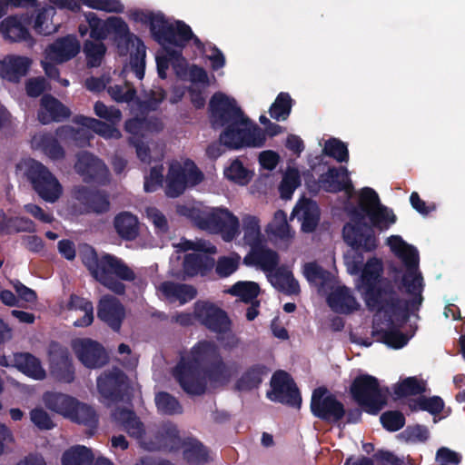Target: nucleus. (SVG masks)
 <instances>
[{
    "instance_id": "5fc2aeb1",
    "label": "nucleus",
    "mask_w": 465,
    "mask_h": 465,
    "mask_svg": "<svg viewBox=\"0 0 465 465\" xmlns=\"http://www.w3.org/2000/svg\"><path fill=\"white\" fill-rule=\"evenodd\" d=\"M33 230V222L25 218H4L0 222V234H8L18 232H31Z\"/></svg>"
},
{
    "instance_id": "c9c22d12",
    "label": "nucleus",
    "mask_w": 465,
    "mask_h": 465,
    "mask_svg": "<svg viewBox=\"0 0 465 465\" xmlns=\"http://www.w3.org/2000/svg\"><path fill=\"white\" fill-rule=\"evenodd\" d=\"M31 144L34 149L42 151L53 160L63 159L64 156V149L50 134L42 133L35 134L31 139Z\"/></svg>"
},
{
    "instance_id": "c03bdc74",
    "label": "nucleus",
    "mask_w": 465,
    "mask_h": 465,
    "mask_svg": "<svg viewBox=\"0 0 465 465\" xmlns=\"http://www.w3.org/2000/svg\"><path fill=\"white\" fill-rule=\"evenodd\" d=\"M68 309L75 312H83V316L77 319L74 325L76 327L89 326L94 321V307L91 302L75 295L71 296Z\"/></svg>"
},
{
    "instance_id": "09e8293b",
    "label": "nucleus",
    "mask_w": 465,
    "mask_h": 465,
    "mask_svg": "<svg viewBox=\"0 0 465 465\" xmlns=\"http://www.w3.org/2000/svg\"><path fill=\"white\" fill-rule=\"evenodd\" d=\"M227 292L238 297L243 302L252 303L260 293V286L254 282H238Z\"/></svg>"
},
{
    "instance_id": "6ab92c4d",
    "label": "nucleus",
    "mask_w": 465,
    "mask_h": 465,
    "mask_svg": "<svg viewBox=\"0 0 465 465\" xmlns=\"http://www.w3.org/2000/svg\"><path fill=\"white\" fill-rule=\"evenodd\" d=\"M194 314L203 325L216 333H225L231 330L227 314L212 303L197 302L194 304Z\"/></svg>"
},
{
    "instance_id": "4c0bfd02",
    "label": "nucleus",
    "mask_w": 465,
    "mask_h": 465,
    "mask_svg": "<svg viewBox=\"0 0 465 465\" xmlns=\"http://www.w3.org/2000/svg\"><path fill=\"white\" fill-rule=\"evenodd\" d=\"M14 364L20 371L33 379L43 380L45 377V371L39 360L29 353L15 354Z\"/></svg>"
},
{
    "instance_id": "f8f14e48",
    "label": "nucleus",
    "mask_w": 465,
    "mask_h": 465,
    "mask_svg": "<svg viewBox=\"0 0 465 465\" xmlns=\"http://www.w3.org/2000/svg\"><path fill=\"white\" fill-rule=\"evenodd\" d=\"M351 392L368 412L376 413L385 405L388 390L381 388L375 377L362 374L354 380Z\"/></svg>"
},
{
    "instance_id": "e2e57ef3",
    "label": "nucleus",
    "mask_w": 465,
    "mask_h": 465,
    "mask_svg": "<svg viewBox=\"0 0 465 465\" xmlns=\"http://www.w3.org/2000/svg\"><path fill=\"white\" fill-rule=\"evenodd\" d=\"M108 94L116 102H130L134 99L135 91L129 84H115L108 87Z\"/></svg>"
},
{
    "instance_id": "bb28decb",
    "label": "nucleus",
    "mask_w": 465,
    "mask_h": 465,
    "mask_svg": "<svg viewBox=\"0 0 465 465\" xmlns=\"http://www.w3.org/2000/svg\"><path fill=\"white\" fill-rule=\"evenodd\" d=\"M302 223L301 228L304 232H312L320 220V211L315 202L309 199L300 200L292 213Z\"/></svg>"
},
{
    "instance_id": "052dcab7",
    "label": "nucleus",
    "mask_w": 465,
    "mask_h": 465,
    "mask_svg": "<svg viewBox=\"0 0 465 465\" xmlns=\"http://www.w3.org/2000/svg\"><path fill=\"white\" fill-rule=\"evenodd\" d=\"M303 274L311 283L320 287H322L330 277L329 272L315 262L306 263L303 267Z\"/></svg>"
},
{
    "instance_id": "0eeeda50",
    "label": "nucleus",
    "mask_w": 465,
    "mask_h": 465,
    "mask_svg": "<svg viewBox=\"0 0 465 465\" xmlns=\"http://www.w3.org/2000/svg\"><path fill=\"white\" fill-rule=\"evenodd\" d=\"M177 213L196 226L211 233H218L225 242L233 241L240 233L238 217L224 206H207L202 203L177 205Z\"/></svg>"
},
{
    "instance_id": "3c124183",
    "label": "nucleus",
    "mask_w": 465,
    "mask_h": 465,
    "mask_svg": "<svg viewBox=\"0 0 465 465\" xmlns=\"http://www.w3.org/2000/svg\"><path fill=\"white\" fill-rule=\"evenodd\" d=\"M267 370L263 366H254L247 370L237 382L239 390H252L260 385Z\"/></svg>"
},
{
    "instance_id": "9b49d317",
    "label": "nucleus",
    "mask_w": 465,
    "mask_h": 465,
    "mask_svg": "<svg viewBox=\"0 0 465 465\" xmlns=\"http://www.w3.org/2000/svg\"><path fill=\"white\" fill-rule=\"evenodd\" d=\"M203 173L188 159L173 160L169 164L165 193L169 197H178L189 186L200 183Z\"/></svg>"
},
{
    "instance_id": "bf43d9fd",
    "label": "nucleus",
    "mask_w": 465,
    "mask_h": 465,
    "mask_svg": "<svg viewBox=\"0 0 465 465\" xmlns=\"http://www.w3.org/2000/svg\"><path fill=\"white\" fill-rule=\"evenodd\" d=\"M323 153L333 157L338 162H347L349 159L346 144L335 138L330 139L325 143Z\"/></svg>"
},
{
    "instance_id": "79ce46f5",
    "label": "nucleus",
    "mask_w": 465,
    "mask_h": 465,
    "mask_svg": "<svg viewBox=\"0 0 465 465\" xmlns=\"http://www.w3.org/2000/svg\"><path fill=\"white\" fill-rule=\"evenodd\" d=\"M114 227L118 234L124 239L133 240L138 235V220L130 213H119L114 218Z\"/></svg>"
},
{
    "instance_id": "f03ea898",
    "label": "nucleus",
    "mask_w": 465,
    "mask_h": 465,
    "mask_svg": "<svg viewBox=\"0 0 465 465\" xmlns=\"http://www.w3.org/2000/svg\"><path fill=\"white\" fill-rule=\"evenodd\" d=\"M173 375L184 391L200 395L208 389L226 384L232 372L223 361L217 344L211 341H201L182 359Z\"/></svg>"
},
{
    "instance_id": "473e14b6",
    "label": "nucleus",
    "mask_w": 465,
    "mask_h": 465,
    "mask_svg": "<svg viewBox=\"0 0 465 465\" xmlns=\"http://www.w3.org/2000/svg\"><path fill=\"white\" fill-rule=\"evenodd\" d=\"M51 372L57 380L70 383L74 378V370L66 350L59 351L51 357Z\"/></svg>"
},
{
    "instance_id": "dca6fc26",
    "label": "nucleus",
    "mask_w": 465,
    "mask_h": 465,
    "mask_svg": "<svg viewBox=\"0 0 465 465\" xmlns=\"http://www.w3.org/2000/svg\"><path fill=\"white\" fill-rule=\"evenodd\" d=\"M114 419L119 422L126 430L129 436L136 439L141 446L149 450L162 449L161 431L166 425H173L172 423H164L159 430L156 441L152 442L147 440V433L143 423L135 416V414L129 409H117L113 413Z\"/></svg>"
},
{
    "instance_id": "a19ab883",
    "label": "nucleus",
    "mask_w": 465,
    "mask_h": 465,
    "mask_svg": "<svg viewBox=\"0 0 465 465\" xmlns=\"http://www.w3.org/2000/svg\"><path fill=\"white\" fill-rule=\"evenodd\" d=\"M77 200L85 203L88 209L94 213H104L109 210L110 203L105 194L100 193H90L85 188L81 187L74 191Z\"/></svg>"
},
{
    "instance_id": "2eb2a0df",
    "label": "nucleus",
    "mask_w": 465,
    "mask_h": 465,
    "mask_svg": "<svg viewBox=\"0 0 465 465\" xmlns=\"http://www.w3.org/2000/svg\"><path fill=\"white\" fill-rule=\"evenodd\" d=\"M163 123L157 118L147 117L144 119L134 118L125 123V130L131 134L130 140L136 147L137 157L145 163H151L149 149L144 144L138 143L140 138L148 137L163 129Z\"/></svg>"
},
{
    "instance_id": "6e6552de",
    "label": "nucleus",
    "mask_w": 465,
    "mask_h": 465,
    "mask_svg": "<svg viewBox=\"0 0 465 465\" xmlns=\"http://www.w3.org/2000/svg\"><path fill=\"white\" fill-rule=\"evenodd\" d=\"M81 258L92 275L100 283L115 293H124L125 287L114 276L128 282L136 279L134 271L124 261L107 253L98 257L94 250L90 246L83 248Z\"/></svg>"
},
{
    "instance_id": "aec40b11",
    "label": "nucleus",
    "mask_w": 465,
    "mask_h": 465,
    "mask_svg": "<svg viewBox=\"0 0 465 465\" xmlns=\"http://www.w3.org/2000/svg\"><path fill=\"white\" fill-rule=\"evenodd\" d=\"M74 168L85 182L101 184L109 182L110 173L104 163L89 153L78 155Z\"/></svg>"
},
{
    "instance_id": "a211bd4d",
    "label": "nucleus",
    "mask_w": 465,
    "mask_h": 465,
    "mask_svg": "<svg viewBox=\"0 0 465 465\" xmlns=\"http://www.w3.org/2000/svg\"><path fill=\"white\" fill-rule=\"evenodd\" d=\"M272 390L267 393L270 400L300 407L302 399L293 381L284 371H277L271 381Z\"/></svg>"
},
{
    "instance_id": "b1692460",
    "label": "nucleus",
    "mask_w": 465,
    "mask_h": 465,
    "mask_svg": "<svg viewBox=\"0 0 465 465\" xmlns=\"http://www.w3.org/2000/svg\"><path fill=\"white\" fill-rule=\"evenodd\" d=\"M129 16L137 25L150 29H191L182 21L172 23L160 12L134 10L130 12Z\"/></svg>"
},
{
    "instance_id": "423d86ee",
    "label": "nucleus",
    "mask_w": 465,
    "mask_h": 465,
    "mask_svg": "<svg viewBox=\"0 0 465 465\" xmlns=\"http://www.w3.org/2000/svg\"><path fill=\"white\" fill-rule=\"evenodd\" d=\"M106 31H91L90 38L84 45V53L87 64L92 66L100 65L105 47L101 39L106 38ZM113 33L111 36L121 55L131 54L130 67L138 79H143L145 67V46L143 42L130 31H107Z\"/></svg>"
},
{
    "instance_id": "cd10ccee",
    "label": "nucleus",
    "mask_w": 465,
    "mask_h": 465,
    "mask_svg": "<svg viewBox=\"0 0 465 465\" xmlns=\"http://www.w3.org/2000/svg\"><path fill=\"white\" fill-rule=\"evenodd\" d=\"M70 114V110L52 95L42 97L38 119L43 124L62 121L69 117Z\"/></svg>"
},
{
    "instance_id": "f257e3e1",
    "label": "nucleus",
    "mask_w": 465,
    "mask_h": 465,
    "mask_svg": "<svg viewBox=\"0 0 465 465\" xmlns=\"http://www.w3.org/2000/svg\"><path fill=\"white\" fill-rule=\"evenodd\" d=\"M387 244L406 268L402 286L412 296V300H399L391 283L380 279L382 262L377 258L370 259L364 265L357 289L368 308L375 312L372 336L377 341L391 348L401 349L408 343L410 337L401 333L400 328L408 320L409 312L417 310L421 304L423 279L418 269L419 253L415 247L408 244L399 235L390 236Z\"/></svg>"
},
{
    "instance_id": "a878e982",
    "label": "nucleus",
    "mask_w": 465,
    "mask_h": 465,
    "mask_svg": "<svg viewBox=\"0 0 465 465\" xmlns=\"http://www.w3.org/2000/svg\"><path fill=\"white\" fill-rule=\"evenodd\" d=\"M44 401L48 409L70 420H86L87 419V416H84V418L79 417L75 413L79 401L72 396L57 392H47L44 396Z\"/></svg>"
},
{
    "instance_id": "4468645a",
    "label": "nucleus",
    "mask_w": 465,
    "mask_h": 465,
    "mask_svg": "<svg viewBox=\"0 0 465 465\" xmlns=\"http://www.w3.org/2000/svg\"><path fill=\"white\" fill-rule=\"evenodd\" d=\"M80 42L73 35L57 39L45 49V57L42 66L45 74L51 78L58 79V69L51 63L62 64L71 60L80 52Z\"/></svg>"
},
{
    "instance_id": "9d476101",
    "label": "nucleus",
    "mask_w": 465,
    "mask_h": 465,
    "mask_svg": "<svg viewBox=\"0 0 465 465\" xmlns=\"http://www.w3.org/2000/svg\"><path fill=\"white\" fill-rule=\"evenodd\" d=\"M161 436L162 449L169 451L182 449L183 459L189 465H201L208 461V451L203 445L194 439L183 440L175 425L164 426Z\"/></svg>"
},
{
    "instance_id": "2f4dec72",
    "label": "nucleus",
    "mask_w": 465,
    "mask_h": 465,
    "mask_svg": "<svg viewBox=\"0 0 465 465\" xmlns=\"http://www.w3.org/2000/svg\"><path fill=\"white\" fill-rule=\"evenodd\" d=\"M329 306L336 312L350 313L358 310L359 303L345 286H336L327 299Z\"/></svg>"
},
{
    "instance_id": "c756f323",
    "label": "nucleus",
    "mask_w": 465,
    "mask_h": 465,
    "mask_svg": "<svg viewBox=\"0 0 465 465\" xmlns=\"http://www.w3.org/2000/svg\"><path fill=\"white\" fill-rule=\"evenodd\" d=\"M320 183L327 192L336 193L344 190L351 193L352 191L349 172L344 167L330 168L321 176Z\"/></svg>"
},
{
    "instance_id": "864d4df0",
    "label": "nucleus",
    "mask_w": 465,
    "mask_h": 465,
    "mask_svg": "<svg viewBox=\"0 0 465 465\" xmlns=\"http://www.w3.org/2000/svg\"><path fill=\"white\" fill-rule=\"evenodd\" d=\"M85 20L89 24V29H127L124 21L117 16H111L106 21H102L94 12H89L85 15Z\"/></svg>"
},
{
    "instance_id": "7ed1b4c3",
    "label": "nucleus",
    "mask_w": 465,
    "mask_h": 465,
    "mask_svg": "<svg viewBox=\"0 0 465 465\" xmlns=\"http://www.w3.org/2000/svg\"><path fill=\"white\" fill-rule=\"evenodd\" d=\"M211 122L214 128L224 127L221 143L232 149L261 147L265 133L252 123L237 106L235 100L223 93H216L210 101Z\"/></svg>"
},
{
    "instance_id": "7c9ffc66",
    "label": "nucleus",
    "mask_w": 465,
    "mask_h": 465,
    "mask_svg": "<svg viewBox=\"0 0 465 465\" xmlns=\"http://www.w3.org/2000/svg\"><path fill=\"white\" fill-rule=\"evenodd\" d=\"M157 291L170 302H178L180 304L190 302L196 295V290L193 286L172 282H162L158 285Z\"/></svg>"
},
{
    "instance_id": "ddd939ff",
    "label": "nucleus",
    "mask_w": 465,
    "mask_h": 465,
    "mask_svg": "<svg viewBox=\"0 0 465 465\" xmlns=\"http://www.w3.org/2000/svg\"><path fill=\"white\" fill-rule=\"evenodd\" d=\"M25 166V174L38 195L45 202H56L63 193V187L56 177L35 160L27 161Z\"/></svg>"
},
{
    "instance_id": "72a5a7b5",
    "label": "nucleus",
    "mask_w": 465,
    "mask_h": 465,
    "mask_svg": "<svg viewBox=\"0 0 465 465\" xmlns=\"http://www.w3.org/2000/svg\"><path fill=\"white\" fill-rule=\"evenodd\" d=\"M30 65L29 59L20 56H7L0 60V76L9 81H18L25 75Z\"/></svg>"
},
{
    "instance_id": "f3484780",
    "label": "nucleus",
    "mask_w": 465,
    "mask_h": 465,
    "mask_svg": "<svg viewBox=\"0 0 465 465\" xmlns=\"http://www.w3.org/2000/svg\"><path fill=\"white\" fill-rule=\"evenodd\" d=\"M71 348L79 361L86 368H100L107 361L103 346L92 339L75 338L71 341Z\"/></svg>"
},
{
    "instance_id": "774afa93",
    "label": "nucleus",
    "mask_w": 465,
    "mask_h": 465,
    "mask_svg": "<svg viewBox=\"0 0 465 465\" xmlns=\"http://www.w3.org/2000/svg\"><path fill=\"white\" fill-rule=\"evenodd\" d=\"M460 455L449 448L441 447L437 450L436 461L440 465H458L460 462Z\"/></svg>"
},
{
    "instance_id": "37998d69",
    "label": "nucleus",
    "mask_w": 465,
    "mask_h": 465,
    "mask_svg": "<svg viewBox=\"0 0 465 465\" xmlns=\"http://www.w3.org/2000/svg\"><path fill=\"white\" fill-rule=\"evenodd\" d=\"M371 222V227L379 231L388 230L396 223L397 217L393 211L387 206L381 204L367 214V220Z\"/></svg>"
},
{
    "instance_id": "69168bd1",
    "label": "nucleus",
    "mask_w": 465,
    "mask_h": 465,
    "mask_svg": "<svg viewBox=\"0 0 465 465\" xmlns=\"http://www.w3.org/2000/svg\"><path fill=\"white\" fill-rule=\"evenodd\" d=\"M145 213L147 219L153 224L157 232L163 233L167 232V219L157 208L148 207Z\"/></svg>"
},
{
    "instance_id": "39448f33",
    "label": "nucleus",
    "mask_w": 465,
    "mask_h": 465,
    "mask_svg": "<svg viewBox=\"0 0 465 465\" xmlns=\"http://www.w3.org/2000/svg\"><path fill=\"white\" fill-rule=\"evenodd\" d=\"M358 196V206L348 211L349 221L343 226L342 235L352 249L371 252L378 246V237L367 223V214L381 203L378 193L370 187L362 188Z\"/></svg>"
},
{
    "instance_id": "393cba45",
    "label": "nucleus",
    "mask_w": 465,
    "mask_h": 465,
    "mask_svg": "<svg viewBox=\"0 0 465 465\" xmlns=\"http://www.w3.org/2000/svg\"><path fill=\"white\" fill-rule=\"evenodd\" d=\"M97 315L99 319L107 323L113 330L119 331L125 317V311L122 303L114 296L105 295L101 298Z\"/></svg>"
},
{
    "instance_id": "de8ad7c7",
    "label": "nucleus",
    "mask_w": 465,
    "mask_h": 465,
    "mask_svg": "<svg viewBox=\"0 0 465 465\" xmlns=\"http://www.w3.org/2000/svg\"><path fill=\"white\" fill-rule=\"evenodd\" d=\"M90 131L83 125H80L78 129L66 125L59 128L56 134L63 141L71 140L76 146H84L91 138Z\"/></svg>"
},
{
    "instance_id": "49530a36",
    "label": "nucleus",
    "mask_w": 465,
    "mask_h": 465,
    "mask_svg": "<svg viewBox=\"0 0 465 465\" xmlns=\"http://www.w3.org/2000/svg\"><path fill=\"white\" fill-rule=\"evenodd\" d=\"M94 458L92 450L84 446H74L66 450L62 457L63 465H87Z\"/></svg>"
},
{
    "instance_id": "e433bc0d",
    "label": "nucleus",
    "mask_w": 465,
    "mask_h": 465,
    "mask_svg": "<svg viewBox=\"0 0 465 465\" xmlns=\"http://www.w3.org/2000/svg\"><path fill=\"white\" fill-rule=\"evenodd\" d=\"M242 231L243 233L242 242L245 245L254 247L261 245L263 236L261 231L260 220L251 214H245L242 217Z\"/></svg>"
},
{
    "instance_id": "6e6d98bb",
    "label": "nucleus",
    "mask_w": 465,
    "mask_h": 465,
    "mask_svg": "<svg viewBox=\"0 0 465 465\" xmlns=\"http://www.w3.org/2000/svg\"><path fill=\"white\" fill-rule=\"evenodd\" d=\"M292 109V99L286 93H281L270 108L271 116L277 121L287 119Z\"/></svg>"
},
{
    "instance_id": "680f3d73",
    "label": "nucleus",
    "mask_w": 465,
    "mask_h": 465,
    "mask_svg": "<svg viewBox=\"0 0 465 465\" xmlns=\"http://www.w3.org/2000/svg\"><path fill=\"white\" fill-rule=\"evenodd\" d=\"M94 111L99 118L104 119L112 124H118L122 119V114L119 109L114 106H107L102 102L94 104Z\"/></svg>"
},
{
    "instance_id": "f704fd0d",
    "label": "nucleus",
    "mask_w": 465,
    "mask_h": 465,
    "mask_svg": "<svg viewBox=\"0 0 465 465\" xmlns=\"http://www.w3.org/2000/svg\"><path fill=\"white\" fill-rule=\"evenodd\" d=\"M273 287L287 294H297L300 292L298 282L293 278L290 270L282 267L267 275Z\"/></svg>"
},
{
    "instance_id": "a18cd8bd",
    "label": "nucleus",
    "mask_w": 465,
    "mask_h": 465,
    "mask_svg": "<svg viewBox=\"0 0 465 465\" xmlns=\"http://www.w3.org/2000/svg\"><path fill=\"white\" fill-rule=\"evenodd\" d=\"M224 176L239 185H246L252 180L253 172L238 159L232 160L223 170Z\"/></svg>"
},
{
    "instance_id": "c85d7f7f",
    "label": "nucleus",
    "mask_w": 465,
    "mask_h": 465,
    "mask_svg": "<svg viewBox=\"0 0 465 465\" xmlns=\"http://www.w3.org/2000/svg\"><path fill=\"white\" fill-rule=\"evenodd\" d=\"M243 262L246 265L260 267L268 275L276 270L279 257L276 252L259 245L250 251L244 257Z\"/></svg>"
},
{
    "instance_id": "8fccbe9b",
    "label": "nucleus",
    "mask_w": 465,
    "mask_h": 465,
    "mask_svg": "<svg viewBox=\"0 0 465 465\" xmlns=\"http://www.w3.org/2000/svg\"><path fill=\"white\" fill-rule=\"evenodd\" d=\"M426 391V382L416 377H408L398 382L394 387V393L398 397L420 394Z\"/></svg>"
},
{
    "instance_id": "0e129e2a",
    "label": "nucleus",
    "mask_w": 465,
    "mask_h": 465,
    "mask_svg": "<svg viewBox=\"0 0 465 465\" xmlns=\"http://www.w3.org/2000/svg\"><path fill=\"white\" fill-rule=\"evenodd\" d=\"M163 166H153L149 175L144 177L143 188L145 192L151 193L156 191L163 182Z\"/></svg>"
},
{
    "instance_id": "13d9d810",
    "label": "nucleus",
    "mask_w": 465,
    "mask_h": 465,
    "mask_svg": "<svg viewBox=\"0 0 465 465\" xmlns=\"http://www.w3.org/2000/svg\"><path fill=\"white\" fill-rule=\"evenodd\" d=\"M241 262V256L232 253L229 256H222L218 259L215 266V272L220 277H228L238 269Z\"/></svg>"
},
{
    "instance_id": "ea45409f",
    "label": "nucleus",
    "mask_w": 465,
    "mask_h": 465,
    "mask_svg": "<svg viewBox=\"0 0 465 465\" xmlns=\"http://www.w3.org/2000/svg\"><path fill=\"white\" fill-rule=\"evenodd\" d=\"M267 232L286 243L291 242L295 234L288 224L286 213L282 210L275 212L272 221L268 224Z\"/></svg>"
},
{
    "instance_id": "338daca9",
    "label": "nucleus",
    "mask_w": 465,
    "mask_h": 465,
    "mask_svg": "<svg viewBox=\"0 0 465 465\" xmlns=\"http://www.w3.org/2000/svg\"><path fill=\"white\" fill-rule=\"evenodd\" d=\"M381 421L384 428L395 431L403 427L404 417L398 411H389L381 416Z\"/></svg>"
},
{
    "instance_id": "412c9836",
    "label": "nucleus",
    "mask_w": 465,
    "mask_h": 465,
    "mask_svg": "<svg viewBox=\"0 0 465 465\" xmlns=\"http://www.w3.org/2000/svg\"><path fill=\"white\" fill-rule=\"evenodd\" d=\"M311 409L315 416L329 420H338L344 414L341 403L321 388L312 393Z\"/></svg>"
},
{
    "instance_id": "20e7f679",
    "label": "nucleus",
    "mask_w": 465,
    "mask_h": 465,
    "mask_svg": "<svg viewBox=\"0 0 465 465\" xmlns=\"http://www.w3.org/2000/svg\"><path fill=\"white\" fill-rule=\"evenodd\" d=\"M153 38L162 46L156 55L158 73L162 78L165 77V70L170 64L173 67L184 65L181 48L187 44L195 45L199 53L211 62L213 70H218L225 64L223 54L215 46L203 44L193 31H153Z\"/></svg>"
},
{
    "instance_id": "4be33fe9",
    "label": "nucleus",
    "mask_w": 465,
    "mask_h": 465,
    "mask_svg": "<svg viewBox=\"0 0 465 465\" xmlns=\"http://www.w3.org/2000/svg\"><path fill=\"white\" fill-rule=\"evenodd\" d=\"M55 11L49 6L41 10L35 19H32L27 13L12 15L5 18L0 29H27L33 27L39 29L43 26L48 27V21L54 16Z\"/></svg>"
},
{
    "instance_id": "58836bf2",
    "label": "nucleus",
    "mask_w": 465,
    "mask_h": 465,
    "mask_svg": "<svg viewBox=\"0 0 465 465\" xmlns=\"http://www.w3.org/2000/svg\"><path fill=\"white\" fill-rule=\"evenodd\" d=\"M74 123L83 125L105 139H119L121 137L120 131L112 124H105L95 118L78 115L74 118Z\"/></svg>"
},
{
    "instance_id": "603ef678",
    "label": "nucleus",
    "mask_w": 465,
    "mask_h": 465,
    "mask_svg": "<svg viewBox=\"0 0 465 465\" xmlns=\"http://www.w3.org/2000/svg\"><path fill=\"white\" fill-rule=\"evenodd\" d=\"M299 171L294 167H288L279 186L281 197L285 200L292 198L293 192L300 185Z\"/></svg>"
},
{
    "instance_id": "5701e85b",
    "label": "nucleus",
    "mask_w": 465,
    "mask_h": 465,
    "mask_svg": "<svg viewBox=\"0 0 465 465\" xmlns=\"http://www.w3.org/2000/svg\"><path fill=\"white\" fill-rule=\"evenodd\" d=\"M125 387L126 377L117 369L106 371L97 379V388L104 403L117 400L119 392Z\"/></svg>"
},
{
    "instance_id": "1a4fd4ad",
    "label": "nucleus",
    "mask_w": 465,
    "mask_h": 465,
    "mask_svg": "<svg viewBox=\"0 0 465 465\" xmlns=\"http://www.w3.org/2000/svg\"><path fill=\"white\" fill-rule=\"evenodd\" d=\"M177 252H189L183 259V272L186 276L204 275L213 267V259L210 258L207 253H215L216 247L211 242L196 239L189 241L182 239L178 243L173 244Z\"/></svg>"
},
{
    "instance_id": "4d7b16f0",
    "label": "nucleus",
    "mask_w": 465,
    "mask_h": 465,
    "mask_svg": "<svg viewBox=\"0 0 465 465\" xmlns=\"http://www.w3.org/2000/svg\"><path fill=\"white\" fill-rule=\"evenodd\" d=\"M155 404L158 411L163 414H178L182 412V406L178 401L166 392H159L155 396Z\"/></svg>"
}]
</instances>
